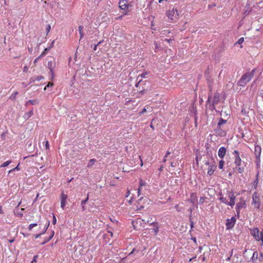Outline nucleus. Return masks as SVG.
<instances>
[{
	"label": "nucleus",
	"instance_id": "25",
	"mask_svg": "<svg viewBox=\"0 0 263 263\" xmlns=\"http://www.w3.org/2000/svg\"><path fill=\"white\" fill-rule=\"evenodd\" d=\"M29 103L31 104L32 105H34L35 104H37L38 101L37 100H30L25 103V106H27L28 105Z\"/></svg>",
	"mask_w": 263,
	"mask_h": 263
},
{
	"label": "nucleus",
	"instance_id": "48",
	"mask_svg": "<svg viewBox=\"0 0 263 263\" xmlns=\"http://www.w3.org/2000/svg\"><path fill=\"white\" fill-rule=\"evenodd\" d=\"M44 79V77L43 76H38L35 78V80H37L38 81H40V80Z\"/></svg>",
	"mask_w": 263,
	"mask_h": 263
},
{
	"label": "nucleus",
	"instance_id": "1",
	"mask_svg": "<svg viewBox=\"0 0 263 263\" xmlns=\"http://www.w3.org/2000/svg\"><path fill=\"white\" fill-rule=\"evenodd\" d=\"M255 70L256 69H253L251 71L243 74L238 81L237 84L239 86L245 87L254 77Z\"/></svg>",
	"mask_w": 263,
	"mask_h": 263
},
{
	"label": "nucleus",
	"instance_id": "47",
	"mask_svg": "<svg viewBox=\"0 0 263 263\" xmlns=\"http://www.w3.org/2000/svg\"><path fill=\"white\" fill-rule=\"evenodd\" d=\"M20 163L18 164V165L14 168L12 169V171H20V167H19Z\"/></svg>",
	"mask_w": 263,
	"mask_h": 263
},
{
	"label": "nucleus",
	"instance_id": "7",
	"mask_svg": "<svg viewBox=\"0 0 263 263\" xmlns=\"http://www.w3.org/2000/svg\"><path fill=\"white\" fill-rule=\"evenodd\" d=\"M236 219L235 217H232L231 219H227L226 220V225L227 227V229H230L233 228Z\"/></svg>",
	"mask_w": 263,
	"mask_h": 263
},
{
	"label": "nucleus",
	"instance_id": "9",
	"mask_svg": "<svg viewBox=\"0 0 263 263\" xmlns=\"http://www.w3.org/2000/svg\"><path fill=\"white\" fill-rule=\"evenodd\" d=\"M68 196L66 194H65L64 192L63 191L61 194L60 199H61V207L64 209L66 203V200L67 199Z\"/></svg>",
	"mask_w": 263,
	"mask_h": 263
},
{
	"label": "nucleus",
	"instance_id": "61",
	"mask_svg": "<svg viewBox=\"0 0 263 263\" xmlns=\"http://www.w3.org/2000/svg\"><path fill=\"white\" fill-rule=\"evenodd\" d=\"M175 208L179 212V210H178V208H179V205L178 204H176L175 206Z\"/></svg>",
	"mask_w": 263,
	"mask_h": 263
},
{
	"label": "nucleus",
	"instance_id": "49",
	"mask_svg": "<svg viewBox=\"0 0 263 263\" xmlns=\"http://www.w3.org/2000/svg\"><path fill=\"white\" fill-rule=\"evenodd\" d=\"M205 75L206 77V80L208 81V83L209 84H210L211 82L210 79L209 77L208 76V74L206 73V72H205Z\"/></svg>",
	"mask_w": 263,
	"mask_h": 263
},
{
	"label": "nucleus",
	"instance_id": "34",
	"mask_svg": "<svg viewBox=\"0 0 263 263\" xmlns=\"http://www.w3.org/2000/svg\"><path fill=\"white\" fill-rule=\"evenodd\" d=\"M88 199H89V194H88L86 198L81 201V204L85 205L86 203V202H87Z\"/></svg>",
	"mask_w": 263,
	"mask_h": 263
},
{
	"label": "nucleus",
	"instance_id": "46",
	"mask_svg": "<svg viewBox=\"0 0 263 263\" xmlns=\"http://www.w3.org/2000/svg\"><path fill=\"white\" fill-rule=\"evenodd\" d=\"M50 25H47V27L46 28V31L47 32V33H48L49 31H50Z\"/></svg>",
	"mask_w": 263,
	"mask_h": 263
},
{
	"label": "nucleus",
	"instance_id": "4",
	"mask_svg": "<svg viewBox=\"0 0 263 263\" xmlns=\"http://www.w3.org/2000/svg\"><path fill=\"white\" fill-rule=\"evenodd\" d=\"M167 15L168 18L170 19L171 20V22L173 23L175 22L179 16L178 10L174 8H173L172 10H170L167 12Z\"/></svg>",
	"mask_w": 263,
	"mask_h": 263
},
{
	"label": "nucleus",
	"instance_id": "21",
	"mask_svg": "<svg viewBox=\"0 0 263 263\" xmlns=\"http://www.w3.org/2000/svg\"><path fill=\"white\" fill-rule=\"evenodd\" d=\"M219 195L220 196L219 198V200L221 202L226 203V204L228 205V201L226 198L222 197V194L221 193H219Z\"/></svg>",
	"mask_w": 263,
	"mask_h": 263
},
{
	"label": "nucleus",
	"instance_id": "31",
	"mask_svg": "<svg viewBox=\"0 0 263 263\" xmlns=\"http://www.w3.org/2000/svg\"><path fill=\"white\" fill-rule=\"evenodd\" d=\"M147 74V72H143L142 73V74H140L138 78H137V80L139 79H141L142 78H145V76Z\"/></svg>",
	"mask_w": 263,
	"mask_h": 263
},
{
	"label": "nucleus",
	"instance_id": "43",
	"mask_svg": "<svg viewBox=\"0 0 263 263\" xmlns=\"http://www.w3.org/2000/svg\"><path fill=\"white\" fill-rule=\"evenodd\" d=\"M37 258H38V255H37L34 256L33 260H32L31 263L36 262V259H37Z\"/></svg>",
	"mask_w": 263,
	"mask_h": 263
},
{
	"label": "nucleus",
	"instance_id": "16",
	"mask_svg": "<svg viewBox=\"0 0 263 263\" xmlns=\"http://www.w3.org/2000/svg\"><path fill=\"white\" fill-rule=\"evenodd\" d=\"M227 152V149L224 147H221L218 152V156L222 159L225 156Z\"/></svg>",
	"mask_w": 263,
	"mask_h": 263
},
{
	"label": "nucleus",
	"instance_id": "63",
	"mask_svg": "<svg viewBox=\"0 0 263 263\" xmlns=\"http://www.w3.org/2000/svg\"><path fill=\"white\" fill-rule=\"evenodd\" d=\"M103 42H104V41H103V40H101V41H100L99 42H98V43L97 45L99 46L100 44H101V43H103Z\"/></svg>",
	"mask_w": 263,
	"mask_h": 263
},
{
	"label": "nucleus",
	"instance_id": "35",
	"mask_svg": "<svg viewBox=\"0 0 263 263\" xmlns=\"http://www.w3.org/2000/svg\"><path fill=\"white\" fill-rule=\"evenodd\" d=\"M258 174H257V175H256V179H255V180L253 182V185H254L255 188L256 187L257 185L258 182Z\"/></svg>",
	"mask_w": 263,
	"mask_h": 263
},
{
	"label": "nucleus",
	"instance_id": "45",
	"mask_svg": "<svg viewBox=\"0 0 263 263\" xmlns=\"http://www.w3.org/2000/svg\"><path fill=\"white\" fill-rule=\"evenodd\" d=\"M57 222V219L54 214H53V219H52V223L53 224H55Z\"/></svg>",
	"mask_w": 263,
	"mask_h": 263
},
{
	"label": "nucleus",
	"instance_id": "17",
	"mask_svg": "<svg viewBox=\"0 0 263 263\" xmlns=\"http://www.w3.org/2000/svg\"><path fill=\"white\" fill-rule=\"evenodd\" d=\"M217 166L216 165L215 162L214 161V164H212L210 165L208 168V174L210 176H211L213 174L214 172L215 171Z\"/></svg>",
	"mask_w": 263,
	"mask_h": 263
},
{
	"label": "nucleus",
	"instance_id": "2",
	"mask_svg": "<svg viewBox=\"0 0 263 263\" xmlns=\"http://www.w3.org/2000/svg\"><path fill=\"white\" fill-rule=\"evenodd\" d=\"M149 83L147 81L139 79L135 86L138 88V91L141 95L144 94L149 89Z\"/></svg>",
	"mask_w": 263,
	"mask_h": 263
},
{
	"label": "nucleus",
	"instance_id": "42",
	"mask_svg": "<svg viewBox=\"0 0 263 263\" xmlns=\"http://www.w3.org/2000/svg\"><path fill=\"white\" fill-rule=\"evenodd\" d=\"M244 41L243 37H240L237 41V43L239 44H241Z\"/></svg>",
	"mask_w": 263,
	"mask_h": 263
},
{
	"label": "nucleus",
	"instance_id": "53",
	"mask_svg": "<svg viewBox=\"0 0 263 263\" xmlns=\"http://www.w3.org/2000/svg\"><path fill=\"white\" fill-rule=\"evenodd\" d=\"M203 202H204V198L203 197H201L200 198V200H199L200 203H203Z\"/></svg>",
	"mask_w": 263,
	"mask_h": 263
},
{
	"label": "nucleus",
	"instance_id": "26",
	"mask_svg": "<svg viewBox=\"0 0 263 263\" xmlns=\"http://www.w3.org/2000/svg\"><path fill=\"white\" fill-rule=\"evenodd\" d=\"M96 161H97V160L95 159H90L88 163L87 167H91Z\"/></svg>",
	"mask_w": 263,
	"mask_h": 263
},
{
	"label": "nucleus",
	"instance_id": "36",
	"mask_svg": "<svg viewBox=\"0 0 263 263\" xmlns=\"http://www.w3.org/2000/svg\"><path fill=\"white\" fill-rule=\"evenodd\" d=\"M259 237L260 238V239H259V241H260V240L261 241V245H263V230L260 232V234L259 235Z\"/></svg>",
	"mask_w": 263,
	"mask_h": 263
},
{
	"label": "nucleus",
	"instance_id": "18",
	"mask_svg": "<svg viewBox=\"0 0 263 263\" xmlns=\"http://www.w3.org/2000/svg\"><path fill=\"white\" fill-rule=\"evenodd\" d=\"M49 224L50 221L48 220L45 226V230H43L40 234H35L34 235L35 239L39 238L41 235L44 234L46 232V231H47L49 226Z\"/></svg>",
	"mask_w": 263,
	"mask_h": 263
},
{
	"label": "nucleus",
	"instance_id": "39",
	"mask_svg": "<svg viewBox=\"0 0 263 263\" xmlns=\"http://www.w3.org/2000/svg\"><path fill=\"white\" fill-rule=\"evenodd\" d=\"M127 2H126L125 0H120L119 5V6L124 4H126Z\"/></svg>",
	"mask_w": 263,
	"mask_h": 263
},
{
	"label": "nucleus",
	"instance_id": "19",
	"mask_svg": "<svg viewBox=\"0 0 263 263\" xmlns=\"http://www.w3.org/2000/svg\"><path fill=\"white\" fill-rule=\"evenodd\" d=\"M219 97H220V94L219 92H216L214 95V96L213 98L212 102L214 103V104H218L219 102Z\"/></svg>",
	"mask_w": 263,
	"mask_h": 263
},
{
	"label": "nucleus",
	"instance_id": "32",
	"mask_svg": "<svg viewBox=\"0 0 263 263\" xmlns=\"http://www.w3.org/2000/svg\"><path fill=\"white\" fill-rule=\"evenodd\" d=\"M7 134H8V132L7 131L3 132L1 134V138L3 140H5Z\"/></svg>",
	"mask_w": 263,
	"mask_h": 263
},
{
	"label": "nucleus",
	"instance_id": "23",
	"mask_svg": "<svg viewBox=\"0 0 263 263\" xmlns=\"http://www.w3.org/2000/svg\"><path fill=\"white\" fill-rule=\"evenodd\" d=\"M79 31L80 35V40H81L84 36V32H83V27L82 26H79Z\"/></svg>",
	"mask_w": 263,
	"mask_h": 263
},
{
	"label": "nucleus",
	"instance_id": "50",
	"mask_svg": "<svg viewBox=\"0 0 263 263\" xmlns=\"http://www.w3.org/2000/svg\"><path fill=\"white\" fill-rule=\"evenodd\" d=\"M145 183L143 181H142V180H140V186H144V185H145Z\"/></svg>",
	"mask_w": 263,
	"mask_h": 263
},
{
	"label": "nucleus",
	"instance_id": "52",
	"mask_svg": "<svg viewBox=\"0 0 263 263\" xmlns=\"http://www.w3.org/2000/svg\"><path fill=\"white\" fill-rule=\"evenodd\" d=\"M135 251H137V252H138V251H137V250H136V249H135V248L133 249V250H132V251L130 253H129L128 254V255H129H129H132V254H133Z\"/></svg>",
	"mask_w": 263,
	"mask_h": 263
},
{
	"label": "nucleus",
	"instance_id": "58",
	"mask_svg": "<svg viewBox=\"0 0 263 263\" xmlns=\"http://www.w3.org/2000/svg\"><path fill=\"white\" fill-rule=\"evenodd\" d=\"M22 234L24 237H27L29 235V234H27V233H22Z\"/></svg>",
	"mask_w": 263,
	"mask_h": 263
},
{
	"label": "nucleus",
	"instance_id": "62",
	"mask_svg": "<svg viewBox=\"0 0 263 263\" xmlns=\"http://www.w3.org/2000/svg\"><path fill=\"white\" fill-rule=\"evenodd\" d=\"M103 42H104V41H103V40H101V41H100L99 42H98V43L97 45L99 46L100 44H101V43H103Z\"/></svg>",
	"mask_w": 263,
	"mask_h": 263
},
{
	"label": "nucleus",
	"instance_id": "56",
	"mask_svg": "<svg viewBox=\"0 0 263 263\" xmlns=\"http://www.w3.org/2000/svg\"><path fill=\"white\" fill-rule=\"evenodd\" d=\"M211 96L209 95V97H208V101H207V104L208 103H210V100H211Z\"/></svg>",
	"mask_w": 263,
	"mask_h": 263
},
{
	"label": "nucleus",
	"instance_id": "12",
	"mask_svg": "<svg viewBox=\"0 0 263 263\" xmlns=\"http://www.w3.org/2000/svg\"><path fill=\"white\" fill-rule=\"evenodd\" d=\"M47 67L50 70V73L52 77H53V74H54L53 70L55 67V62L54 60H53V61H49L47 64Z\"/></svg>",
	"mask_w": 263,
	"mask_h": 263
},
{
	"label": "nucleus",
	"instance_id": "59",
	"mask_svg": "<svg viewBox=\"0 0 263 263\" xmlns=\"http://www.w3.org/2000/svg\"><path fill=\"white\" fill-rule=\"evenodd\" d=\"M241 112H242L243 114L246 115L247 112H246V110H245V109H242L241 110Z\"/></svg>",
	"mask_w": 263,
	"mask_h": 263
},
{
	"label": "nucleus",
	"instance_id": "28",
	"mask_svg": "<svg viewBox=\"0 0 263 263\" xmlns=\"http://www.w3.org/2000/svg\"><path fill=\"white\" fill-rule=\"evenodd\" d=\"M216 130V132L220 135L224 134V131L223 130L221 129L220 127L217 126Z\"/></svg>",
	"mask_w": 263,
	"mask_h": 263
},
{
	"label": "nucleus",
	"instance_id": "14",
	"mask_svg": "<svg viewBox=\"0 0 263 263\" xmlns=\"http://www.w3.org/2000/svg\"><path fill=\"white\" fill-rule=\"evenodd\" d=\"M261 147L259 145H255V149H254V154L256 159L258 161H260V156L261 154Z\"/></svg>",
	"mask_w": 263,
	"mask_h": 263
},
{
	"label": "nucleus",
	"instance_id": "37",
	"mask_svg": "<svg viewBox=\"0 0 263 263\" xmlns=\"http://www.w3.org/2000/svg\"><path fill=\"white\" fill-rule=\"evenodd\" d=\"M128 5L127 4H124V5H121L119 7L121 9L125 10L128 8Z\"/></svg>",
	"mask_w": 263,
	"mask_h": 263
},
{
	"label": "nucleus",
	"instance_id": "20",
	"mask_svg": "<svg viewBox=\"0 0 263 263\" xmlns=\"http://www.w3.org/2000/svg\"><path fill=\"white\" fill-rule=\"evenodd\" d=\"M32 115H33V110L32 109V110H30L28 112L25 113L23 116V118L25 120H27Z\"/></svg>",
	"mask_w": 263,
	"mask_h": 263
},
{
	"label": "nucleus",
	"instance_id": "38",
	"mask_svg": "<svg viewBox=\"0 0 263 263\" xmlns=\"http://www.w3.org/2000/svg\"><path fill=\"white\" fill-rule=\"evenodd\" d=\"M190 216V225H191V228L192 229L194 228V223L193 221L192 220V218H191V215L189 216Z\"/></svg>",
	"mask_w": 263,
	"mask_h": 263
},
{
	"label": "nucleus",
	"instance_id": "5",
	"mask_svg": "<svg viewBox=\"0 0 263 263\" xmlns=\"http://www.w3.org/2000/svg\"><path fill=\"white\" fill-rule=\"evenodd\" d=\"M246 206V201L243 198H240L239 201L236 204V211L237 213V216L238 217H239L240 211L243 208H245Z\"/></svg>",
	"mask_w": 263,
	"mask_h": 263
},
{
	"label": "nucleus",
	"instance_id": "8",
	"mask_svg": "<svg viewBox=\"0 0 263 263\" xmlns=\"http://www.w3.org/2000/svg\"><path fill=\"white\" fill-rule=\"evenodd\" d=\"M143 200L144 201H147V198L146 197H141L137 202V209L136 211L141 210V209L144 208L143 205Z\"/></svg>",
	"mask_w": 263,
	"mask_h": 263
},
{
	"label": "nucleus",
	"instance_id": "54",
	"mask_svg": "<svg viewBox=\"0 0 263 263\" xmlns=\"http://www.w3.org/2000/svg\"><path fill=\"white\" fill-rule=\"evenodd\" d=\"M45 147H46V149H49V143L48 141H46V142Z\"/></svg>",
	"mask_w": 263,
	"mask_h": 263
},
{
	"label": "nucleus",
	"instance_id": "44",
	"mask_svg": "<svg viewBox=\"0 0 263 263\" xmlns=\"http://www.w3.org/2000/svg\"><path fill=\"white\" fill-rule=\"evenodd\" d=\"M53 85V83L51 82H49L48 84L45 87L44 90H46L47 87H51Z\"/></svg>",
	"mask_w": 263,
	"mask_h": 263
},
{
	"label": "nucleus",
	"instance_id": "6",
	"mask_svg": "<svg viewBox=\"0 0 263 263\" xmlns=\"http://www.w3.org/2000/svg\"><path fill=\"white\" fill-rule=\"evenodd\" d=\"M252 204H254L257 209H259L260 206V201L259 196L256 193H254L253 195Z\"/></svg>",
	"mask_w": 263,
	"mask_h": 263
},
{
	"label": "nucleus",
	"instance_id": "55",
	"mask_svg": "<svg viewBox=\"0 0 263 263\" xmlns=\"http://www.w3.org/2000/svg\"><path fill=\"white\" fill-rule=\"evenodd\" d=\"M32 228H33V226H32V225H31V224H30L29 225V226H28V230H29V231H31V230H32Z\"/></svg>",
	"mask_w": 263,
	"mask_h": 263
},
{
	"label": "nucleus",
	"instance_id": "24",
	"mask_svg": "<svg viewBox=\"0 0 263 263\" xmlns=\"http://www.w3.org/2000/svg\"><path fill=\"white\" fill-rule=\"evenodd\" d=\"M51 48V46H49L47 48H46L43 52L40 55L39 58L44 56L45 54L47 53V52L49 51V50Z\"/></svg>",
	"mask_w": 263,
	"mask_h": 263
},
{
	"label": "nucleus",
	"instance_id": "51",
	"mask_svg": "<svg viewBox=\"0 0 263 263\" xmlns=\"http://www.w3.org/2000/svg\"><path fill=\"white\" fill-rule=\"evenodd\" d=\"M146 111V109L144 108L141 111L139 112V115H141Z\"/></svg>",
	"mask_w": 263,
	"mask_h": 263
},
{
	"label": "nucleus",
	"instance_id": "11",
	"mask_svg": "<svg viewBox=\"0 0 263 263\" xmlns=\"http://www.w3.org/2000/svg\"><path fill=\"white\" fill-rule=\"evenodd\" d=\"M250 233L256 241H259V231L257 228L250 229Z\"/></svg>",
	"mask_w": 263,
	"mask_h": 263
},
{
	"label": "nucleus",
	"instance_id": "57",
	"mask_svg": "<svg viewBox=\"0 0 263 263\" xmlns=\"http://www.w3.org/2000/svg\"><path fill=\"white\" fill-rule=\"evenodd\" d=\"M35 81V79H34V78H31L30 79V83H32L33 82H34Z\"/></svg>",
	"mask_w": 263,
	"mask_h": 263
},
{
	"label": "nucleus",
	"instance_id": "29",
	"mask_svg": "<svg viewBox=\"0 0 263 263\" xmlns=\"http://www.w3.org/2000/svg\"><path fill=\"white\" fill-rule=\"evenodd\" d=\"M11 163V160H8V161H7L5 162H4L1 166H0V168L1 167H6V166H7L8 165H9L10 163Z\"/></svg>",
	"mask_w": 263,
	"mask_h": 263
},
{
	"label": "nucleus",
	"instance_id": "10",
	"mask_svg": "<svg viewBox=\"0 0 263 263\" xmlns=\"http://www.w3.org/2000/svg\"><path fill=\"white\" fill-rule=\"evenodd\" d=\"M227 192L228 197L230 199V201L228 202V205L232 207L235 205V196H234V194L232 192H230L229 191Z\"/></svg>",
	"mask_w": 263,
	"mask_h": 263
},
{
	"label": "nucleus",
	"instance_id": "3",
	"mask_svg": "<svg viewBox=\"0 0 263 263\" xmlns=\"http://www.w3.org/2000/svg\"><path fill=\"white\" fill-rule=\"evenodd\" d=\"M233 155L234 156V162L235 164L238 166L237 170L238 173H242L244 171V168L243 167L240 166L241 164V160L239 156V153L238 151L235 150L233 153Z\"/></svg>",
	"mask_w": 263,
	"mask_h": 263
},
{
	"label": "nucleus",
	"instance_id": "33",
	"mask_svg": "<svg viewBox=\"0 0 263 263\" xmlns=\"http://www.w3.org/2000/svg\"><path fill=\"white\" fill-rule=\"evenodd\" d=\"M224 163V162L223 160H220L219 163V168L221 170L223 168Z\"/></svg>",
	"mask_w": 263,
	"mask_h": 263
},
{
	"label": "nucleus",
	"instance_id": "15",
	"mask_svg": "<svg viewBox=\"0 0 263 263\" xmlns=\"http://www.w3.org/2000/svg\"><path fill=\"white\" fill-rule=\"evenodd\" d=\"M112 235H113V234L110 231H108V233L104 234L103 235V238L104 239V241H105V243H109V245H110V241H109L110 237H112Z\"/></svg>",
	"mask_w": 263,
	"mask_h": 263
},
{
	"label": "nucleus",
	"instance_id": "27",
	"mask_svg": "<svg viewBox=\"0 0 263 263\" xmlns=\"http://www.w3.org/2000/svg\"><path fill=\"white\" fill-rule=\"evenodd\" d=\"M227 120H224L222 118H220L219 120V122L218 123V127H220L221 125L226 123Z\"/></svg>",
	"mask_w": 263,
	"mask_h": 263
},
{
	"label": "nucleus",
	"instance_id": "22",
	"mask_svg": "<svg viewBox=\"0 0 263 263\" xmlns=\"http://www.w3.org/2000/svg\"><path fill=\"white\" fill-rule=\"evenodd\" d=\"M54 234V231H52L51 234L50 236L48 238H45V240L42 243V245L45 244L46 243L48 242L50 240L52 239V238L53 237Z\"/></svg>",
	"mask_w": 263,
	"mask_h": 263
},
{
	"label": "nucleus",
	"instance_id": "13",
	"mask_svg": "<svg viewBox=\"0 0 263 263\" xmlns=\"http://www.w3.org/2000/svg\"><path fill=\"white\" fill-rule=\"evenodd\" d=\"M151 226H153L154 228L151 229L152 232H154L155 234L156 235L159 232V226H158V223L156 222H153L150 223Z\"/></svg>",
	"mask_w": 263,
	"mask_h": 263
},
{
	"label": "nucleus",
	"instance_id": "40",
	"mask_svg": "<svg viewBox=\"0 0 263 263\" xmlns=\"http://www.w3.org/2000/svg\"><path fill=\"white\" fill-rule=\"evenodd\" d=\"M216 104H214V103L212 102V103L210 105V106H209V108L210 109L213 110V109H214L215 108V105Z\"/></svg>",
	"mask_w": 263,
	"mask_h": 263
},
{
	"label": "nucleus",
	"instance_id": "41",
	"mask_svg": "<svg viewBox=\"0 0 263 263\" xmlns=\"http://www.w3.org/2000/svg\"><path fill=\"white\" fill-rule=\"evenodd\" d=\"M257 252L256 251L254 252L252 257V260L254 259V258H257Z\"/></svg>",
	"mask_w": 263,
	"mask_h": 263
},
{
	"label": "nucleus",
	"instance_id": "60",
	"mask_svg": "<svg viewBox=\"0 0 263 263\" xmlns=\"http://www.w3.org/2000/svg\"><path fill=\"white\" fill-rule=\"evenodd\" d=\"M82 205V209L83 211H85L86 210V208L84 206V205Z\"/></svg>",
	"mask_w": 263,
	"mask_h": 263
},
{
	"label": "nucleus",
	"instance_id": "30",
	"mask_svg": "<svg viewBox=\"0 0 263 263\" xmlns=\"http://www.w3.org/2000/svg\"><path fill=\"white\" fill-rule=\"evenodd\" d=\"M18 92L17 91L14 92L12 95L11 96V97H10V99L12 100H15V97H16V96L18 95Z\"/></svg>",
	"mask_w": 263,
	"mask_h": 263
},
{
	"label": "nucleus",
	"instance_id": "64",
	"mask_svg": "<svg viewBox=\"0 0 263 263\" xmlns=\"http://www.w3.org/2000/svg\"><path fill=\"white\" fill-rule=\"evenodd\" d=\"M260 96L263 99V90L260 93Z\"/></svg>",
	"mask_w": 263,
	"mask_h": 263
}]
</instances>
